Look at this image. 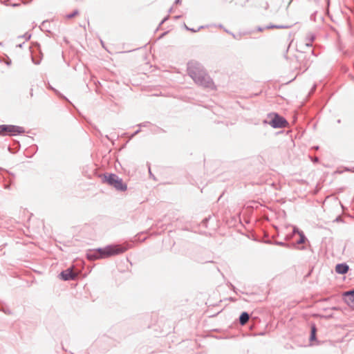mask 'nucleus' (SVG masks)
<instances>
[{
  "instance_id": "obj_1",
  "label": "nucleus",
  "mask_w": 354,
  "mask_h": 354,
  "mask_svg": "<svg viewBox=\"0 0 354 354\" xmlns=\"http://www.w3.org/2000/svg\"><path fill=\"white\" fill-rule=\"evenodd\" d=\"M189 74L196 84L206 88L215 90L216 86L212 79L203 68L195 64H190Z\"/></svg>"
},
{
  "instance_id": "obj_2",
  "label": "nucleus",
  "mask_w": 354,
  "mask_h": 354,
  "mask_svg": "<svg viewBox=\"0 0 354 354\" xmlns=\"http://www.w3.org/2000/svg\"><path fill=\"white\" fill-rule=\"evenodd\" d=\"M125 251L126 248L120 245H108L104 248H99L94 251H90L87 254V257L90 260L105 259L122 254Z\"/></svg>"
},
{
  "instance_id": "obj_3",
  "label": "nucleus",
  "mask_w": 354,
  "mask_h": 354,
  "mask_svg": "<svg viewBox=\"0 0 354 354\" xmlns=\"http://www.w3.org/2000/svg\"><path fill=\"white\" fill-rule=\"evenodd\" d=\"M102 180L104 183H106L108 185L113 187L117 190L124 192L127 189V185L124 184L122 180L115 174H111L104 175L103 176Z\"/></svg>"
},
{
  "instance_id": "obj_4",
  "label": "nucleus",
  "mask_w": 354,
  "mask_h": 354,
  "mask_svg": "<svg viewBox=\"0 0 354 354\" xmlns=\"http://www.w3.org/2000/svg\"><path fill=\"white\" fill-rule=\"evenodd\" d=\"M3 136H15L25 133L22 127L16 125H2Z\"/></svg>"
},
{
  "instance_id": "obj_5",
  "label": "nucleus",
  "mask_w": 354,
  "mask_h": 354,
  "mask_svg": "<svg viewBox=\"0 0 354 354\" xmlns=\"http://www.w3.org/2000/svg\"><path fill=\"white\" fill-rule=\"evenodd\" d=\"M287 124L288 123L286 120L278 114H274L273 118L270 122L271 126L274 128L285 127H286Z\"/></svg>"
},
{
  "instance_id": "obj_6",
  "label": "nucleus",
  "mask_w": 354,
  "mask_h": 354,
  "mask_svg": "<svg viewBox=\"0 0 354 354\" xmlns=\"http://www.w3.org/2000/svg\"><path fill=\"white\" fill-rule=\"evenodd\" d=\"M344 301L353 309H354V290L344 292L343 293Z\"/></svg>"
},
{
  "instance_id": "obj_7",
  "label": "nucleus",
  "mask_w": 354,
  "mask_h": 354,
  "mask_svg": "<svg viewBox=\"0 0 354 354\" xmlns=\"http://www.w3.org/2000/svg\"><path fill=\"white\" fill-rule=\"evenodd\" d=\"M60 277L63 280L74 279L76 277V274L74 273L71 269H67L61 272Z\"/></svg>"
},
{
  "instance_id": "obj_8",
  "label": "nucleus",
  "mask_w": 354,
  "mask_h": 354,
  "mask_svg": "<svg viewBox=\"0 0 354 354\" xmlns=\"http://www.w3.org/2000/svg\"><path fill=\"white\" fill-rule=\"evenodd\" d=\"M348 270V266L346 264L341 263L335 266V271L339 274H345Z\"/></svg>"
},
{
  "instance_id": "obj_9",
  "label": "nucleus",
  "mask_w": 354,
  "mask_h": 354,
  "mask_svg": "<svg viewBox=\"0 0 354 354\" xmlns=\"http://www.w3.org/2000/svg\"><path fill=\"white\" fill-rule=\"evenodd\" d=\"M249 320V315L247 313H243L239 318L240 324L245 325Z\"/></svg>"
},
{
  "instance_id": "obj_10",
  "label": "nucleus",
  "mask_w": 354,
  "mask_h": 354,
  "mask_svg": "<svg viewBox=\"0 0 354 354\" xmlns=\"http://www.w3.org/2000/svg\"><path fill=\"white\" fill-rule=\"evenodd\" d=\"M315 338H316V328L315 326H313L311 327V335H310V339L315 340Z\"/></svg>"
},
{
  "instance_id": "obj_11",
  "label": "nucleus",
  "mask_w": 354,
  "mask_h": 354,
  "mask_svg": "<svg viewBox=\"0 0 354 354\" xmlns=\"http://www.w3.org/2000/svg\"><path fill=\"white\" fill-rule=\"evenodd\" d=\"M79 15V11L77 10H74L71 14H68L66 15V18L72 19Z\"/></svg>"
},
{
  "instance_id": "obj_12",
  "label": "nucleus",
  "mask_w": 354,
  "mask_h": 354,
  "mask_svg": "<svg viewBox=\"0 0 354 354\" xmlns=\"http://www.w3.org/2000/svg\"><path fill=\"white\" fill-rule=\"evenodd\" d=\"M305 239H306V238H305L304 235L302 234H300L299 239L297 241V243L301 244V243H304Z\"/></svg>"
},
{
  "instance_id": "obj_13",
  "label": "nucleus",
  "mask_w": 354,
  "mask_h": 354,
  "mask_svg": "<svg viewBox=\"0 0 354 354\" xmlns=\"http://www.w3.org/2000/svg\"><path fill=\"white\" fill-rule=\"evenodd\" d=\"M0 135L3 136L2 125H0Z\"/></svg>"
},
{
  "instance_id": "obj_14",
  "label": "nucleus",
  "mask_w": 354,
  "mask_h": 354,
  "mask_svg": "<svg viewBox=\"0 0 354 354\" xmlns=\"http://www.w3.org/2000/svg\"><path fill=\"white\" fill-rule=\"evenodd\" d=\"M291 2V0H287V4H290V3Z\"/></svg>"
},
{
  "instance_id": "obj_15",
  "label": "nucleus",
  "mask_w": 354,
  "mask_h": 354,
  "mask_svg": "<svg viewBox=\"0 0 354 354\" xmlns=\"http://www.w3.org/2000/svg\"><path fill=\"white\" fill-rule=\"evenodd\" d=\"M31 91H32V88H31ZM32 96H33L32 92H30V97H32Z\"/></svg>"
}]
</instances>
